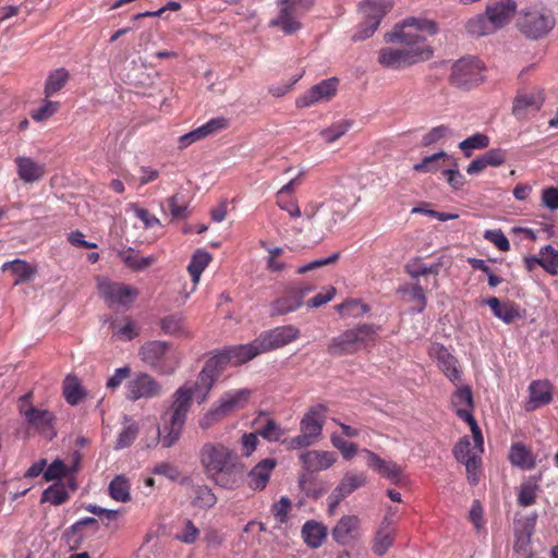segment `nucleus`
Listing matches in <instances>:
<instances>
[{
  "instance_id": "nucleus-1",
  "label": "nucleus",
  "mask_w": 558,
  "mask_h": 558,
  "mask_svg": "<svg viewBox=\"0 0 558 558\" xmlns=\"http://www.w3.org/2000/svg\"><path fill=\"white\" fill-rule=\"evenodd\" d=\"M423 33L434 35L437 24L432 20L409 17L386 33L384 39L389 46L378 51L377 62L388 70H402L432 58L434 51Z\"/></svg>"
},
{
  "instance_id": "nucleus-2",
  "label": "nucleus",
  "mask_w": 558,
  "mask_h": 558,
  "mask_svg": "<svg viewBox=\"0 0 558 558\" xmlns=\"http://www.w3.org/2000/svg\"><path fill=\"white\" fill-rule=\"evenodd\" d=\"M204 475L216 486L233 490L241 486L244 465L239 454L220 441H206L198 451Z\"/></svg>"
},
{
  "instance_id": "nucleus-3",
  "label": "nucleus",
  "mask_w": 558,
  "mask_h": 558,
  "mask_svg": "<svg viewBox=\"0 0 558 558\" xmlns=\"http://www.w3.org/2000/svg\"><path fill=\"white\" fill-rule=\"evenodd\" d=\"M350 206L340 198L330 197L324 202H310L303 211L305 228L315 236L324 238L345 219Z\"/></svg>"
},
{
  "instance_id": "nucleus-4",
  "label": "nucleus",
  "mask_w": 558,
  "mask_h": 558,
  "mask_svg": "<svg viewBox=\"0 0 558 558\" xmlns=\"http://www.w3.org/2000/svg\"><path fill=\"white\" fill-rule=\"evenodd\" d=\"M171 407L161 416L162 427L157 429L158 437L165 448H170L180 439L194 397V390L189 385H184L174 392Z\"/></svg>"
},
{
  "instance_id": "nucleus-5",
  "label": "nucleus",
  "mask_w": 558,
  "mask_h": 558,
  "mask_svg": "<svg viewBox=\"0 0 558 558\" xmlns=\"http://www.w3.org/2000/svg\"><path fill=\"white\" fill-rule=\"evenodd\" d=\"M378 330L379 327L372 324H360L345 329L329 340L326 352L332 357L355 355L361 350L376 343Z\"/></svg>"
},
{
  "instance_id": "nucleus-6",
  "label": "nucleus",
  "mask_w": 558,
  "mask_h": 558,
  "mask_svg": "<svg viewBox=\"0 0 558 558\" xmlns=\"http://www.w3.org/2000/svg\"><path fill=\"white\" fill-rule=\"evenodd\" d=\"M141 360L160 374H172L180 363L177 351L166 341L153 340L145 342L138 350Z\"/></svg>"
},
{
  "instance_id": "nucleus-7",
  "label": "nucleus",
  "mask_w": 558,
  "mask_h": 558,
  "mask_svg": "<svg viewBox=\"0 0 558 558\" xmlns=\"http://www.w3.org/2000/svg\"><path fill=\"white\" fill-rule=\"evenodd\" d=\"M555 24V17L550 12L537 8H526L520 11L517 21L518 29L533 40L547 36Z\"/></svg>"
},
{
  "instance_id": "nucleus-8",
  "label": "nucleus",
  "mask_w": 558,
  "mask_h": 558,
  "mask_svg": "<svg viewBox=\"0 0 558 558\" xmlns=\"http://www.w3.org/2000/svg\"><path fill=\"white\" fill-rule=\"evenodd\" d=\"M228 364L222 351L208 359L201 371L197 380L191 387L198 403H203L215 381Z\"/></svg>"
},
{
  "instance_id": "nucleus-9",
  "label": "nucleus",
  "mask_w": 558,
  "mask_h": 558,
  "mask_svg": "<svg viewBox=\"0 0 558 558\" xmlns=\"http://www.w3.org/2000/svg\"><path fill=\"white\" fill-rule=\"evenodd\" d=\"M31 393H26L19 399V411L24 416L29 427L45 435H53V413L48 410L38 409L31 404Z\"/></svg>"
},
{
  "instance_id": "nucleus-10",
  "label": "nucleus",
  "mask_w": 558,
  "mask_h": 558,
  "mask_svg": "<svg viewBox=\"0 0 558 558\" xmlns=\"http://www.w3.org/2000/svg\"><path fill=\"white\" fill-rule=\"evenodd\" d=\"M392 2L385 0L380 2L365 1L361 4L360 9L365 16L364 23L360 26V29L353 35L352 39L364 40L369 38L377 29L384 15L390 11Z\"/></svg>"
},
{
  "instance_id": "nucleus-11",
  "label": "nucleus",
  "mask_w": 558,
  "mask_h": 558,
  "mask_svg": "<svg viewBox=\"0 0 558 558\" xmlns=\"http://www.w3.org/2000/svg\"><path fill=\"white\" fill-rule=\"evenodd\" d=\"M484 66L476 58H462L453 63L450 83L460 88H470L482 82Z\"/></svg>"
},
{
  "instance_id": "nucleus-12",
  "label": "nucleus",
  "mask_w": 558,
  "mask_h": 558,
  "mask_svg": "<svg viewBox=\"0 0 558 558\" xmlns=\"http://www.w3.org/2000/svg\"><path fill=\"white\" fill-rule=\"evenodd\" d=\"M98 287L108 306L112 308H129L138 295L135 288L105 279L99 280Z\"/></svg>"
},
{
  "instance_id": "nucleus-13",
  "label": "nucleus",
  "mask_w": 558,
  "mask_h": 558,
  "mask_svg": "<svg viewBox=\"0 0 558 558\" xmlns=\"http://www.w3.org/2000/svg\"><path fill=\"white\" fill-rule=\"evenodd\" d=\"M126 391L128 399L136 401L160 396L162 386L149 374L140 373L128 383Z\"/></svg>"
},
{
  "instance_id": "nucleus-14",
  "label": "nucleus",
  "mask_w": 558,
  "mask_h": 558,
  "mask_svg": "<svg viewBox=\"0 0 558 558\" xmlns=\"http://www.w3.org/2000/svg\"><path fill=\"white\" fill-rule=\"evenodd\" d=\"M300 337V329L292 325H286L267 330L259 335L258 340L264 352L282 348Z\"/></svg>"
},
{
  "instance_id": "nucleus-15",
  "label": "nucleus",
  "mask_w": 558,
  "mask_h": 558,
  "mask_svg": "<svg viewBox=\"0 0 558 558\" xmlns=\"http://www.w3.org/2000/svg\"><path fill=\"white\" fill-rule=\"evenodd\" d=\"M428 355L437 363L445 376L454 385L461 381V371L458 367L457 359L439 343H432Z\"/></svg>"
},
{
  "instance_id": "nucleus-16",
  "label": "nucleus",
  "mask_w": 558,
  "mask_h": 558,
  "mask_svg": "<svg viewBox=\"0 0 558 558\" xmlns=\"http://www.w3.org/2000/svg\"><path fill=\"white\" fill-rule=\"evenodd\" d=\"M338 80L332 77L324 80L320 83L312 86L305 94L300 96L295 105L298 108L311 107L319 101L329 100L337 92Z\"/></svg>"
},
{
  "instance_id": "nucleus-17",
  "label": "nucleus",
  "mask_w": 558,
  "mask_h": 558,
  "mask_svg": "<svg viewBox=\"0 0 558 558\" xmlns=\"http://www.w3.org/2000/svg\"><path fill=\"white\" fill-rule=\"evenodd\" d=\"M278 13L275 17L270 19L268 22V26L270 28H276L284 35H293L302 29L303 23L301 17L303 15L289 10L286 7L277 5Z\"/></svg>"
},
{
  "instance_id": "nucleus-18",
  "label": "nucleus",
  "mask_w": 558,
  "mask_h": 558,
  "mask_svg": "<svg viewBox=\"0 0 558 558\" xmlns=\"http://www.w3.org/2000/svg\"><path fill=\"white\" fill-rule=\"evenodd\" d=\"M517 11V3L513 0L495 1L486 7V15L488 16L495 32L507 25Z\"/></svg>"
},
{
  "instance_id": "nucleus-19",
  "label": "nucleus",
  "mask_w": 558,
  "mask_h": 558,
  "mask_svg": "<svg viewBox=\"0 0 558 558\" xmlns=\"http://www.w3.org/2000/svg\"><path fill=\"white\" fill-rule=\"evenodd\" d=\"M258 337L251 343L231 345L222 350L228 363L232 362L234 365L246 363L258 354L264 353L260 348Z\"/></svg>"
},
{
  "instance_id": "nucleus-20",
  "label": "nucleus",
  "mask_w": 558,
  "mask_h": 558,
  "mask_svg": "<svg viewBox=\"0 0 558 558\" xmlns=\"http://www.w3.org/2000/svg\"><path fill=\"white\" fill-rule=\"evenodd\" d=\"M277 465V460L274 458H266L258 462L247 473V485L251 489L263 490L270 478L274 469Z\"/></svg>"
},
{
  "instance_id": "nucleus-21",
  "label": "nucleus",
  "mask_w": 558,
  "mask_h": 558,
  "mask_svg": "<svg viewBox=\"0 0 558 558\" xmlns=\"http://www.w3.org/2000/svg\"><path fill=\"white\" fill-rule=\"evenodd\" d=\"M326 407L317 404L312 407L303 416L300 423L301 432L307 434L315 440L319 438L325 421Z\"/></svg>"
},
{
  "instance_id": "nucleus-22",
  "label": "nucleus",
  "mask_w": 558,
  "mask_h": 558,
  "mask_svg": "<svg viewBox=\"0 0 558 558\" xmlns=\"http://www.w3.org/2000/svg\"><path fill=\"white\" fill-rule=\"evenodd\" d=\"M362 453L367 458L366 464L383 477L397 482L401 476L402 468L397 463L386 461L368 449H363Z\"/></svg>"
},
{
  "instance_id": "nucleus-23",
  "label": "nucleus",
  "mask_w": 558,
  "mask_h": 558,
  "mask_svg": "<svg viewBox=\"0 0 558 558\" xmlns=\"http://www.w3.org/2000/svg\"><path fill=\"white\" fill-rule=\"evenodd\" d=\"M360 519L356 515H343L331 531V536L340 545L349 544L357 534Z\"/></svg>"
},
{
  "instance_id": "nucleus-24",
  "label": "nucleus",
  "mask_w": 558,
  "mask_h": 558,
  "mask_svg": "<svg viewBox=\"0 0 558 558\" xmlns=\"http://www.w3.org/2000/svg\"><path fill=\"white\" fill-rule=\"evenodd\" d=\"M303 305V301L300 300L294 291V286H287L283 290V294L276 299L270 306L271 316L286 315L294 312Z\"/></svg>"
},
{
  "instance_id": "nucleus-25",
  "label": "nucleus",
  "mask_w": 558,
  "mask_h": 558,
  "mask_svg": "<svg viewBox=\"0 0 558 558\" xmlns=\"http://www.w3.org/2000/svg\"><path fill=\"white\" fill-rule=\"evenodd\" d=\"M300 460L308 472H319L329 469L336 462L333 452L311 450L302 453Z\"/></svg>"
},
{
  "instance_id": "nucleus-26",
  "label": "nucleus",
  "mask_w": 558,
  "mask_h": 558,
  "mask_svg": "<svg viewBox=\"0 0 558 558\" xmlns=\"http://www.w3.org/2000/svg\"><path fill=\"white\" fill-rule=\"evenodd\" d=\"M251 397V390L238 389L228 391L220 397L216 404L220 408L226 416L243 409Z\"/></svg>"
},
{
  "instance_id": "nucleus-27",
  "label": "nucleus",
  "mask_w": 558,
  "mask_h": 558,
  "mask_svg": "<svg viewBox=\"0 0 558 558\" xmlns=\"http://www.w3.org/2000/svg\"><path fill=\"white\" fill-rule=\"evenodd\" d=\"M19 178L25 183L39 181L46 173L44 163H39L29 157H17L15 159Z\"/></svg>"
},
{
  "instance_id": "nucleus-28",
  "label": "nucleus",
  "mask_w": 558,
  "mask_h": 558,
  "mask_svg": "<svg viewBox=\"0 0 558 558\" xmlns=\"http://www.w3.org/2000/svg\"><path fill=\"white\" fill-rule=\"evenodd\" d=\"M496 317L506 324H511L523 318L524 311L513 302L501 303L497 298H490L486 301Z\"/></svg>"
},
{
  "instance_id": "nucleus-29",
  "label": "nucleus",
  "mask_w": 558,
  "mask_h": 558,
  "mask_svg": "<svg viewBox=\"0 0 558 558\" xmlns=\"http://www.w3.org/2000/svg\"><path fill=\"white\" fill-rule=\"evenodd\" d=\"M396 534L397 526L379 524L372 541L373 553L379 557L386 555L389 548L393 545Z\"/></svg>"
},
{
  "instance_id": "nucleus-30",
  "label": "nucleus",
  "mask_w": 558,
  "mask_h": 558,
  "mask_svg": "<svg viewBox=\"0 0 558 558\" xmlns=\"http://www.w3.org/2000/svg\"><path fill=\"white\" fill-rule=\"evenodd\" d=\"M530 399L526 405L529 411L548 404L551 399V387L548 381L535 380L529 387Z\"/></svg>"
},
{
  "instance_id": "nucleus-31",
  "label": "nucleus",
  "mask_w": 558,
  "mask_h": 558,
  "mask_svg": "<svg viewBox=\"0 0 558 558\" xmlns=\"http://www.w3.org/2000/svg\"><path fill=\"white\" fill-rule=\"evenodd\" d=\"M444 265L442 257L432 265H425L421 262V258H413L404 266L405 272L413 279L421 276L433 275L435 277L434 287H437V279L440 268Z\"/></svg>"
},
{
  "instance_id": "nucleus-32",
  "label": "nucleus",
  "mask_w": 558,
  "mask_h": 558,
  "mask_svg": "<svg viewBox=\"0 0 558 558\" xmlns=\"http://www.w3.org/2000/svg\"><path fill=\"white\" fill-rule=\"evenodd\" d=\"M543 101L544 99L539 94H521L513 101L512 112L518 118H523L529 111H537Z\"/></svg>"
},
{
  "instance_id": "nucleus-33",
  "label": "nucleus",
  "mask_w": 558,
  "mask_h": 558,
  "mask_svg": "<svg viewBox=\"0 0 558 558\" xmlns=\"http://www.w3.org/2000/svg\"><path fill=\"white\" fill-rule=\"evenodd\" d=\"M327 536V527L316 521H307L302 527V537L305 544L312 548H318Z\"/></svg>"
},
{
  "instance_id": "nucleus-34",
  "label": "nucleus",
  "mask_w": 558,
  "mask_h": 558,
  "mask_svg": "<svg viewBox=\"0 0 558 558\" xmlns=\"http://www.w3.org/2000/svg\"><path fill=\"white\" fill-rule=\"evenodd\" d=\"M451 405L459 417L460 413H471V410L474 408L471 388L469 386L457 388L451 397Z\"/></svg>"
},
{
  "instance_id": "nucleus-35",
  "label": "nucleus",
  "mask_w": 558,
  "mask_h": 558,
  "mask_svg": "<svg viewBox=\"0 0 558 558\" xmlns=\"http://www.w3.org/2000/svg\"><path fill=\"white\" fill-rule=\"evenodd\" d=\"M509 459L513 465L524 470H531L535 466V458L531 450L520 442L511 446Z\"/></svg>"
},
{
  "instance_id": "nucleus-36",
  "label": "nucleus",
  "mask_w": 558,
  "mask_h": 558,
  "mask_svg": "<svg viewBox=\"0 0 558 558\" xmlns=\"http://www.w3.org/2000/svg\"><path fill=\"white\" fill-rule=\"evenodd\" d=\"M118 255L120 259L134 271L144 270L155 263L154 256L140 257L132 247L119 251Z\"/></svg>"
},
{
  "instance_id": "nucleus-37",
  "label": "nucleus",
  "mask_w": 558,
  "mask_h": 558,
  "mask_svg": "<svg viewBox=\"0 0 558 558\" xmlns=\"http://www.w3.org/2000/svg\"><path fill=\"white\" fill-rule=\"evenodd\" d=\"M3 271H11V274L15 277L13 282L14 286L20 284L21 282L29 281L35 270L34 268L24 260L15 259L13 262H8L2 265Z\"/></svg>"
},
{
  "instance_id": "nucleus-38",
  "label": "nucleus",
  "mask_w": 558,
  "mask_h": 558,
  "mask_svg": "<svg viewBox=\"0 0 558 558\" xmlns=\"http://www.w3.org/2000/svg\"><path fill=\"white\" fill-rule=\"evenodd\" d=\"M210 259V254L202 250H198L193 254L192 259L187 266V271L190 272L193 281L192 291H194L198 284L201 275L208 266Z\"/></svg>"
},
{
  "instance_id": "nucleus-39",
  "label": "nucleus",
  "mask_w": 558,
  "mask_h": 558,
  "mask_svg": "<svg viewBox=\"0 0 558 558\" xmlns=\"http://www.w3.org/2000/svg\"><path fill=\"white\" fill-rule=\"evenodd\" d=\"M366 484V476L363 473L348 472L343 475L339 485L335 488L340 497H347L355 489Z\"/></svg>"
},
{
  "instance_id": "nucleus-40",
  "label": "nucleus",
  "mask_w": 558,
  "mask_h": 558,
  "mask_svg": "<svg viewBox=\"0 0 558 558\" xmlns=\"http://www.w3.org/2000/svg\"><path fill=\"white\" fill-rule=\"evenodd\" d=\"M70 74L64 68H59L49 73L44 88L46 98L61 90L69 81Z\"/></svg>"
},
{
  "instance_id": "nucleus-41",
  "label": "nucleus",
  "mask_w": 558,
  "mask_h": 558,
  "mask_svg": "<svg viewBox=\"0 0 558 558\" xmlns=\"http://www.w3.org/2000/svg\"><path fill=\"white\" fill-rule=\"evenodd\" d=\"M63 396L71 405H76L84 397L78 378L74 375H68L63 381Z\"/></svg>"
},
{
  "instance_id": "nucleus-42",
  "label": "nucleus",
  "mask_w": 558,
  "mask_h": 558,
  "mask_svg": "<svg viewBox=\"0 0 558 558\" xmlns=\"http://www.w3.org/2000/svg\"><path fill=\"white\" fill-rule=\"evenodd\" d=\"M109 495L112 499L126 502L131 499L130 483L124 475H117L109 484Z\"/></svg>"
},
{
  "instance_id": "nucleus-43",
  "label": "nucleus",
  "mask_w": 558,
  "mask_h": 558,
  "mask_svg": "<svg viewBox=\"0 0 558 558\" xmlns=\"http://www.w3.org/2000/svg\"><path fill=\"white\" fill-rule=\"evenodd\" d=\"M352 126V121L342 119L323 129L319 132L320 137L325 143L331 144L342 137Z\"/></svg>"
},
{
  "instance_id": "nucleus-44",
  "label": "nucleus",
  "mask_w": 558,
  "mask_h": 558,
  "mask_svg": "<svg viewBox=\"0 0 558 558\" xmlns=\"http://www.w3.org/2000/svg\"><path fill=\"white\" fill-rule=\"evenodd\" d=\"M194 498L192 504L201 509H209L217 502V496L208 485H196L193 487Z\"/></svg>"
},
{
  "instance_id": "nucleus-45",
  "label": "nucleus",
  "mask_w": 558,
  "mask_h": 558,
  "mask_svg": "<svg viewBox=\"0 0 558 558\" xmlns=\"http://www.w3.org/2000/svg\"><path fill=\"white\" fill-rule=\"evenodd\" d=\"M466 32L472 36H486L495 32L488 16L476 15L465 24Z\"/></svg>"
},
{
  "instance_id": "nucleus-46",
  "label": "nucleus",
  "mask_w": 558,
  "mask_h": 558,
  "mask_svg": "<svg viewBox=\"0 0 558 558\" xmlns=\"http://www.w3.org/2000/svg\"><path fill=\"white\" fill-rule=\"evenodd\" d=\"M160 327L166 333L171 336H189L185 329L184 318L179 314L163 317L160 320Z\"/></svg>"
},
{
  "instance_id": "nucleus-47",
  "label": "nucleus",
  "mask_w": 558,
  "mask_h": 558,
  "mask_svg": "<svg viewBox=\"0 0 558 558\" xmlns=\"http://www.w3.org/2000/svg\"><path fill=\"white\" fill-rule=\"evenodd\" d=\"M541 266L550 275H556L558 271V251L551 245H546L541 251Z\"/></svg>"
},
{
  "instance_id": "nucleus-48",
  "label": "nucleus",
  "mask_w": 558,
  "mask_h": 558,
  "mask_svg": "<svg viewBox=\"0 0 558 558\" xmlns=\"http://www.w3.org/2000/svg\"><path fill=\"white\" fill-rule=\"evenodd\" d=\"M440 159H449V156L445 151H439L430 156H426L421 162L413 166V170L416 172H435L438 170V161Z\"/></svg>"
},
{
  "instance_id": "nucleus-49",
  "label": "nucleus",
  "mask_w": 558,
  "mask_h": 558,
  "mask_svg": "<svg viewBox=\"0 0 558 558\" xmlns=\"http://www.w3.org/2000/svg\"><path fill=\"white\" fill-rule=\"evenodd\" d=\"M69 498V494L63 485L53 484L44 490L41 501H48L52 505L59 506Z\"/></svg>"
},
{
  "instance_id": "nucleus-50",
  "label": "nucleus",
  "mask_w": 558,
  "mask_h": 558,
  "mask_svg": "<svg viewBox=\"0 0 558 558\" xmlns=\"http://www.w3.org/2000/svg\"><path fill=\"white\" fill-rule=\"evenodd\" d=\"M460 418L465 421L471 428V433H472V436L474 439L473 450H476L477 453H483L484 439H483V435L477 425L476 420L474 418V416L471 413H460Z\"/></svg>"
},
{
  "instance_id": "nucleus-51",
  "label": "nucleus",
  "mask_w": 558,
  "mask_h": 558,
  "mask_svg": "<svg viewBox=\"0 0 558 558\" xmlns=\"http://www.w3.org/2000/svg\"><path fill=\"white\" fill-rule=\"evenodd\" d=\"M489 145V137L486 134L483 133H476L464 141H462L459 144L460 149L465 151V155L469 157L470 153L468 150L470 149H483L488 147Z\"/></svg>"
},
{
  "instance_id": "nucleus-52",
  "label": "nucleus",
  "mask_w": 558,
  "mask_h": 558,
  "mask_svg": "<svg viewBox=\"0 0 558 558\" xmlns=\"http://www.w3.org/2000/svg\"><path fill=\"white\" fill-rule=\"evenodd\" d=\"M227 417L220 408L215 403L198 421L202 429L207 430Z\"/></svg>"
},
{
  "instance_id": "nucleus-53",
  "label": "nucleus",
  "mask_w": 558,
  "mask_h": 558,
  "mask_svg": "<svg viewBox=\"0 0 558 558\" xmlns=\"http://www.w3.org/2000/svg\"><path fill=\"white\" fill-rule=\"evenodd\" d=\"M227 126V120L225 118H215L209 120L207 123L195 129V133L198 140H203Z\"/></svg>"
},
{
  "instance_id": "nucleus-54",
  "label": "nucleus",
  "mask_w": 558,
  "mask_h": 558,
  "mask_svg": "<svg viewBox=\"0 0 558 558\" xmlns=\"http://www.w3.org/2000/svg\"><path fill=\"white\" fill-rule=\"evenodd\" d=\"M58 101L46 100L45 104L36 110H32L31 117L36 122H43L51 118L59 109Z\"/></svg>"
},
{
  "instance_id": "nucleus-55",
  "label": "nucleus",
  "mask_w": 558,
  "mask_h": 558,
  "mask_svg": "<svg viewBox=\"0 0 558 558\" xmlns=\"http://www.w3.org/2000/svg\"><path fill=\"white\" fill-rule=\"evenodd\" d=\"M198 536L199 530L190 519H186L183 522L181 532L175 535V539L184 544H194Z\"/></svg>"
},
{
  "instance_id": "nucleus-56",
  "label": "nucleus",
  "mask_w": 558,
  "mask_h": 558,
  "mask_svg": "<svg viewBox=\"0 0 558 558\" xmlns=\"http://www.w3.org/2000/svg\"><path fill=\"white\" fill-rule=\"evenodd\" d=\"M111 327L113 329V333L125 341L132 340L138 336L136 325L130 318H125V324L123 326L112 323Z\"/></svg>"
},
{
  "instance_id": "nucleus-57",
  "label": "nucleus",
  "mask_w": 558,
  "mask_h": 558,
  "mask_svg": "<svg viewBox=\"0 0 558 558\" xmlns=\"http://www.w3.org/2000/svg\"><path fill=\"white\" fill-rule=\"evenodd\" d=\"M481 454L477 453L476 450H473L472 457L462 461L464 463L468 480L472 485H476L478 483V471L481 466Z\"/></svg>"
},
{
  "instance_id": "nucleus-58",
  "label": "nucleus",
  "mask_w": 558,
  "mask_h": 558,
  "mask_svg": "<svg viewBox=\"0 0 558 558\" xmlns=\"http://www.w3.org/2000/svg\"><path fill=\"white\" fill-rule=\"evenodd\" d=\"M138 434V427L136 424H131L125 426L122 432L119 434L117 439L116 449H124L130 447L135 440Z\"/></svg>"
},
{
  "instance_id": "nucleus-59",
  "label": "nucleus",
  "mask_w": 558,
  "mask_h": 558,
  "mask_svg": "<svg viewBox=\"0 0 558 558\" xmlns=\"http://www.w3.org/2000/svg\"><path fill=\"white\" fill-rule=\"evenodd\" d=\"M449 135H451L450 128L445 124H441V125H437V126L433 128L429 132H427L423 136L422 142L425 146H428V145H432L434 143L441 141L442 138H445Z\"/></svg>"
},
{
  "instance_id": "nucleus-60",
  "label": "nucleus",
  "mask_w": 558,
  "mask_h": 558,
  "mask_svg": "<svg viewBox=\"0 0 558 558\" xmlns=\"http://www.w3.org/2000/svg\"><path fill=\"white\" fill-rule=\"evenodd\" d=\"M484 238L494 243L495 246L502 252H508L510 250V243L500 229L486 230Z\"/></svg>"
},
{
  "instance_id": "nucleus-61",
  "label": "nucleus",
  "mask_w": 558,
  "mask_h": 558,
  "mask_svg": "<svg viewBox=\"0 0 558 558\" xmlns=\"http://www.w3.org/2000/svg\"><path fill=\"white\" fill-rule=\"evenodd\" d=\"M339 312L345 313L352 316H360L364 313L368 312V306L363 304L360 300H350L343 302L342 304L337 306Z\"/></svg>"
},
{
  "instance_id": "nucleus-62",
  "label": "nucleus",
  "mask_w": 558,
  "mask_h": 558,
  "mask_svg": "<svg viewBox=\"0 0 558 558\" xmlns=\"http://www.w3.org/2000/svg\"><path fill=\"white\" fill-rule=\"evenodd\" d=\"M258 435L269 441H278L283 435V430L274 420L270 418L266 422L264 427L258 430Z\"/></svg>"
},
{
  "instance_id": "nucleus-63",
  "label": "nucleus",
  "mask_w": 558,
  "mask_h": 558,
  "mask_svg": "<svg viewBox=\"0 0 558 558\" xmlns=\"http://www.w3.org/2000/svg\"><path fill=\"white\" fill-rule=\"evenodd\" d=\"M63 538H64L65 543L68 544V546L72 550H74V549H77L82 545V543L85 538V535L83 534L81 529L75 527V524H73L64 532Z\"/></svg>"
},
{
  "instance_id": "nucleus-64",
  "label": "nucleus",
  "mask_w": 558,
  "mask_h": 558,
  "mask_svg": "<svg viewBox=\"0 0 558 558\" xmlns=\"http://www.w3.org/2000/svg\"><path fill=\"white\" fill-rule=\"evenodd\" d=\"M291 509V500L282 496L279 501H277L272 506V513L275 519L280 523H286L288 521V513Z\"/></svg>"
}]
</instances>
